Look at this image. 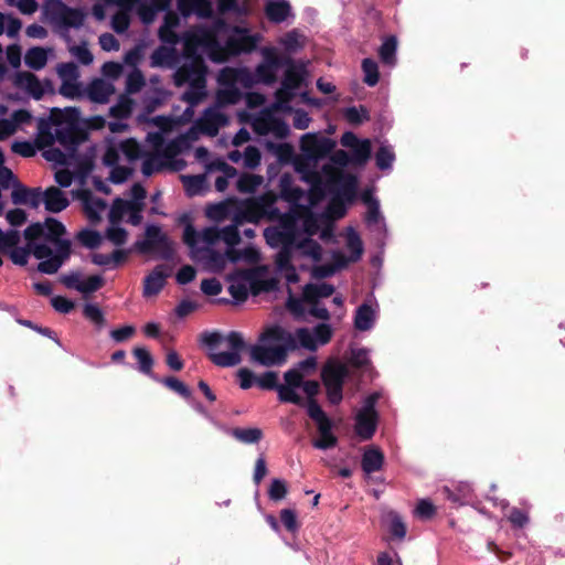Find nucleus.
Masks as SVG:
<instances>
[{"label":"nucleus","mask_w":565,"mask_h":565,"mask_svg":"<svg viewBox=\"0 0 565 565\" xmlns=\"http://www.w3.org/2000/svg\"><path fill=\"white\" fill-rule=\"evenodd\" d=\"M185 58L175 74L178 85H188L182 100L188 104L183 113L185 119L194 115V107L207 95V67L203 55L214 63H223L230 56L247 54L256 50L262 41L259 33L249 28L231 25L223 18H216L206 29L189 32L184 35Z\"/></svg>","instance_id":"obj_1"},{"label":"nucleus","mask_w":565,"mask_h":565,"mask_svg":"<svg viewBox=\"0 0 565 565\" xmlns=\"http://www.w3.org/2000/svg\"><path fill=\"white\" fill-rule=\"evenodd\" d=\"M65 226L54 217L30 224L23 232L24 246H15L7 254L14 265L25 266L30 255L40 260L38 270L56 274L72 253V243L65 237Z\"/></svg>","instance_id":"obj_2"},{"label":"nucleus","mask_w":565,"mask_h":565,"mask_svg":"<svg viewBox=\"0 0 565 565\" xmlns=\"http://www.w3.org/2000/svg\"><path fill=\"white\" fill-rule=\"evenodd\" d=\"M81 113L75 107L53 109L49 118L38 119L35 142L40 149L50 148L57 143L63 150L51 148L44 151L50 161L64 163L67 157L74 156L83 132L79 129Z\"/></svg>","instance_id":"obj_3"},{"label":"nucleus","mask_w":565,"mask_h":565,"mask_svg":"<svg viewBox=\"0 0 565 565\" xmlns=\"http://www.w3.org/2000/svg\"><path fill=\"white\" fill-rule=\"evenodd\" d=\"M278 215L279 209L266 195L246 199L233 206L232 224L224 227L209 226L198 231V239L210 245H217L220 242L239 244V226L245 223L258 224L264 217L273 221Z\"/></svg>","instance_id":"obj_4"},{"label":"nucleus","mask_w":565,"mask_h":565,"mask_svg":"<svg viewBox=\"0 0 565 565\" xmlns=\"http://www.w3.org/2000/svg\"><path fill=\"white\" fill-rule=\"evenodd\" d=\"M183 241L190 248V257L203 264L210 271H221L226 266L227 260L237 263L241 260L248 263H256L259 259V253L255 246H247L243 249H237L238 244L231 245L225 243V249H216V245H210L201 239H198V231L188 224L183 231Z\"/></svg>","instance_id":"obj_5"},{"label":"nucleus","mask_w":565,"mask_h":565,"mask_svg":"<svg viewBox=\"0 0 565 565\" xmlns=\"http://www.w3.org/2000/svg\"><path fill=\"white\" fill-rule=\"evenodd\" d=\"M202 344L207 349L211 361L221 367H233L242 362L246 343L242 333L231 331H206L201 335Z\"/></svg>","instance_id":"obj_6"},{"label":"nucleus","mask_w":565,"mask_h":565,"mask_svg":"<svg viewBox=\"0 0 565 565\" xmlns=\"http://www.w3.org/2000/svg\"><path fill=\"white\" fill-rule=\"evenodd\" d=\"M332 328L329 323L322 322L309 329L298 328L294 332L281 327L268 328L263 333V340H278L285 343L289 351L302 348L316 351L319 347L327 344L332 338Z\"/></svg>","instance_id":"obj_7"},{"label":"nucleus","mask_w":565,"mask_h":565,"mask_svg":"<svg viewBox=\"0 0 565 565\" xmlns=\"http://www.w3.org/2000/svg\"><path fill=\"white\" fill-rule=\"evenodd\" d=\"M334 146L332 139L318 134L308 132L302 136L300 140L301 154L295 160L294 164L295 170L301 174L305 182L311 185L320 182L321 175L316 170V164L320 159L327 157Z\"/></svg>","instance_id":"obj_8"},{"label":"nucleus","mask_w":565,"mask_h":565,"mask_svg":"<svg viewBox=\"0 0 565 565\" xmlns=\"http://www.w3.org/2000/svg\"><path fill=\"white\" fill-rule=\"evenodd\" d=\"M142 156V146L135 139H126L119 143H110L103 162L110 169L109 180L115 184L126 182L134 172V163Z\"/></svg>","instance_id":"obj_9"},{"label":"nucleus","mask_w":565,"mask_h":565,"mask_svg":"<svg viewBox=\"0 0 565 565\" xmlns=\"http://www.w3.org/2000/svg\"><path fill=\"white\" fill-rule=\"evenodd\" d=\"M275 220L278 221V224L265 228L264 237L269 246L280 248L275 263L284 267L292 258L291 248L299 236L298 221L294 214L280 212L273 221Z\"/></svg>","instance_id":"obj_10"},{"label":"nucleus","mask_w":565,"mask_h":565,"mask_svg":"<svg viewBox=\"0 0 565 565\" xmlns=\"http://www.w3.org/2000/svg\"><path fill=\"white\" fill-rule=\"evenodd\" d=\"M220 88L216 92L215 105L221 108L237 104L242 98V89L252 88L249 75L238 67L226 66L217 75Z\"/></svg>","instance_id":"obj_11"},{"label":"nucleus","mask_w":565,"mask_h":565,"mask_svg":"<svg viewBox=\"0 0 565 565\" xmlns=\"http://www.w3.org/2000/svg\"><path fill=\"white\" fill-rule=\"evenodd\" d=\"M45 15L54 31L67 43L71 42L70 32L83 26L85 15L81 10L68 8L60 0L47 1Z\"/></svg>","instance_id":"obj_12"},{"label":"nucleus","mask_w":565,"mask_h":565,"mask_svg":"<svg viewBox=\"0 0 565 565\" xmlns=\"http://www.w3.org/2000/svg\"><path fill=\"white\" fill-rule=\"evenodd\" d=\"M282 67L285 68L284 77L275 93L277 108L286 107L298 95V90L307 77L306 65L289 56H286Z\"/></svg>","instance_id":"obj_13"},{"label":"nucleus","mask_w":565,"mask_h":565,"mask_svg":"<svg viewBox=\"0 0 565 565\" xmlns=\"http://www.w3.org/2000/svg\"><path fill=\"white\" fill-rule=\"evenodd\" d=\"M259 53L262 55V62L257 64L254 72H250L245 66L238 68L249 75L252 87L257 84L271 86L277 81L278 71L282 68L286 56H279L275 46H263Z\"/></svg>","instance_id":"obj_14"},{"label":"nucleus","mask_w":565,"mask_h":565,"mask_svg":"<svg viewBox=\"0 0 565 565\" xmlns=\"http://www.w3.org/2000/svg\"><path fill=\"white\" fill-rule=\"evenodd\" d=\"M380 399V392L374 391L364 398L361 408L354 417V431L361 440H370L377 428L379 413L376 404Z\"/></svg>","instance_id":"obj_15"},{"label":"nucleus","mask_w":565,"mask_h":565,"mask_svg":"<svg viewBox=\"0 0 565 565\" xmlns=\"http://www.w3.org/2000/svg\"><path fill=\"white\" fill-rule=\"evenodd\" d=\"M174 142H170L166 146L162 152L145 153L142 150L141 172L146 177H150L156 172L162 171L170 168L173 171H181L185 167L184 160L178 158L172 153Z\"/></svg>","instance_id":"obj_16"},{"label":"nucleus","mask_w":565,"mask_h":565,"mask_svg":"<svg viewBox=\"0 0 565 565\" xmlns=\"http://www.w3.org/2000/svg\"><path fill=\"white\" fill-rule=\"evenodd\" d=\"M288 348L278 340H263L249 348L250 359L265 366L281 365L287 359Z\"/></svg>","instance_id":"obj_17"},{"label":"nucleus","mask_w":565,"mask_h":565,"mask_svg":"<svg viewBox=\"0 0 565 565\" xmlns=\"http://www.w3.org/2000/svg\"><path fill=\"white\" fill-rule=\"evenodd\" d=\"M141 253H157L161 258L169 259L173 255L172 243L158 225L146 228V238L137 243Z\"/></svg>","instance_id":"obj_18"},{"label":"nucleus","mask_w":565,"mask_h":565,"mask_svg":"<svg viewBox=\"0 0 565 565\" xmlns=\"http://www.w3.org/2000/svg\"><path fill=\"white\" fill-rule=\"evenodd\" d=\"M175 45H160L158 46L150 56V65L152 67H164V68H174L173 73V82L174 85L181 87L182 85H178L175 81V74L178 70L183 65L185 58V42L183 41V52L181 55L178 54ZM186 88L189 87L185 85Z\"/></svg>","instance_id":"obj_19"},{"label":"nucleus","mask_w":565,"mask_h":565,"mask_svg":"<svg viewBox=\"0 0 565 565\" xmlns=\"http://www.w3.org/2000/svg\"><path fill=\"white\" fill-rule=\"evenodd\" d=\"M227 122L228 118L222 108L213 104L194 121L193 129L199 130L203 135L214 137Z\"/></svg>","instance_id":"obj_20"},{"label":"nucleus","mask_w":565,"mask_h":565,"mask_svg":"<svg viewBox=\"0 0 565 565\" xmlns=\"http://www.w3.org/2000/svg\"><path fill=\"white\" fill-rule=\"evenodd\" d=\"M13 85L36 100L41 99L46 93L53 92L51 81H41L33 73L25 71L15 73Z\"/></svg>","instance_id":"obj_21"},{"label":"nucleus","mask_w":565,"mask_h":565,"mask_svg":"<svg viewBox=\"0 0 565 565\" xmlns=\"http://www.w3.org/2000/svg\"><path fill=\"white\" fill-rule=\"evenodd\" d=\"M35 195V199L32 201V207L38 209L43 204L45 211L50 213H60L70 204L66 194L56 186H50L44 191L38 188V194Z\"/></svg>","instance_id":"obj_22"},{"label":"nucleus","mask_w":565,"mask_h":565,"mask_svg":"<svg viewBox=\"0 0 565 565\" xmlns=\"http://www.w3.org/2000/svg\"><path fill=\"white\" fill-rule=\"evenodd\" d=\"M330 190L342 203H353L356 198L358 178L353 174L341 173L328 179Z\"/></svg>","instance_id":"obj_23"},{"label":"nucleus","mask_w":565,"mask_h":565,"mask_svg":"<svg viewBox=\"0 0 565 565\" xmlns=\"http://www.w3.org/2000/svg\"><path fill=\"white\" fill-rule=\"evenodd\" d=\"M239 388H250L256 385L257 388H286L279 383L278 374L274 371H266L256 376L250 370L243 367L237 371Z\"/></svg>","instance_id":"obj_24"},{"label":"nucleus","mask_w":565,"mask_h":565,"mask_svg":"<svg viewBox=\"0 0 565 565\" xmlns=\"http://www.w3.org/2000/svg\"><path fill=\"white\" fill-rule=\"evenodd\" d=\"M350 376V366L338 359H329L321 370L326 388H342Z\"/></svg>","instance_id":"obj_25"},{"label":"nucleus","mask_w":565,"mask_h":565,"mask_svg":"<svg viewBox=\"0 0 565 565\" xmlns=\"http://www.w3.org/2000/svg\"><path fill=\"white\" fill-rule=\"evenodd\" d=\"M380 312L375 299H366L356 309L353 316V327L360 332L371 331L377 321Z\"/></svg>","instance_id":"obj_26"},{"label":"nucleus","mask_w":565,"mask_h":565,"mask_svg":"<svg viewBox=\"0 0 565 565\" xmlns=\"http://www.w3.org/2000/svg\"><path fill=\"white\" fill-rule=\"evenodd\" d=\"M307 393L306 411L316 423L320 436H335L332 433L333 423L318 404L316 396L320 391H305Z\"/></svg>","instance_id":"obj_27"},{"label":"nucleus","mask_w":565,"mask_h":565,"mask_svg":"<svg viewBox=\"0 0 565 565\" xmlns=\"http://www.w3.org/2000/svg\"><path fill=\"white\" fill-rule=\"evenodd\" d=\"M307 393L306 411L316 423L320 436H335L332 433L333 423L318 404L316 396L320 391H305Z\"/></svg>","instance_id":"obj_28"},{"label":"nucleus","mask_w":565,"mask_h":565,"mask_svg":"<svg viewBox=\"0 0 565 565\" xmlns=\"http://www.w3.org/2000/svg\"><path fill=\"white\" fill-rule=\"evenodd\" d=\"M291 249L292 258L297 263H302L301 260L306 259L312 264H318L322 259V247L311 237L302 239L298 237Z\"/></svg>","instance_id":"obj_29"},{"label":"nucleus","mask_w":565,"mask_h":565,"mask_svg":"<svg viewBox=\"0 0 565 565\" xmlns=\"http://www.w3.org/2000/svg\"><path fill=\"white\" fill-rule=\"evenodd\" d=\"M440 494L450 502L465 505L472 499L473 489L470 483L465 481H451L439 489Z\"/></svg>","instance_id":"obj_30"},{"label":"nucleus","mask_w":565,"mask_h":565,"mask_svg":"<svg viewBox=\"0 0 565 565\" xmlns=\"http://www.w3.org/2000/svg\"><path fill=\"white\" fill-rule=\"evenodd\" d=\"M114 93L115 87L110 82L103 78H94L84 87L83 97L88 98L93 103L106 104Z\"/></svg>","instance_id":"obj_31"},{"label":"nucleus","mask_w":565,"mask_h":565,"mask_svg":"<svg viewBox=\"0 0 565 565\" xmlns=\"http://www.w3.org/2000/svg\"><path fill=\"white\" fill-rule=\"evenodd\" d=\"M179 25H180V18L174 12L168 11L164 14L163 22L158 31V36H159L160 41L162 43L169 44V45H175L180 41L183 42V38L186 34V32L183 33L182 36H179V34L177 33V29L179 28ZM190 31H188V33Z\"/></svg>","instance_id":"obj_32"},{"label":"nucleus","mask_w":565,"mask_h":565,"mask_svg":"<svg viewBox=\"0 0 565 565\" xmlns=\"http://www.w3.org/2000/svg\"><path fill=\"white\" fill-rule=\"evenodd\" d=\"M266 18L275 24L294 19L291 6L288 0H267L264 7Z\"/></svg>","instance_id":"obj_33"},{"label":"nucleus","mask_w":565,"mask_h":565,"mask_svg":"<svg viewBox=\"0 0 565 565\" xmlns=\"http://www.w3.org/2000/svg\"><path fill=\"white\" fill-rule=\"evenodd\" d=\"M195 412L205 418L212 419L207 409L203 406L202 399L209 403L216 401L214 391H175Z\"/></svg>","instance_id":"obj_34"},{"label":"nucleus","mask_w":565,"mask_h":565,"mask_svg":"<svg viewBox=\"0 0 565 565\" xmlns=\"http://www.w3.org/2000/svg\"><path fill=\"white\" fill-rule=\"evenodd\" d=\"M495 507H499L502 511H508L505 516L511 524L513 530L524 529L530 523V514L527 510H521L519 508L509 509V501L505 499L491 498Z\"/></svg>","instance_id":"obj_35"},{"label":"nucleus","mask_w":565,"mask_h":565,"mask_svg":"<svg viewBox=\"0 0 565 565\" xmlns=\"http://www.w3.org/2000/svg\"><path fill=\"white\" fill-rule=\"evenodd\" d=\"M178 9L184 17L194 13L199 18L210 19L214 14V7L211 0H178Z\"/></svg>","instance_id":"obj_36"},{"label":"nucleus","mask_w":565,"mask_h":565,"mask_svg":"<svg viewBox=\"0 0 565 565\" xmlns=\"http://www.w3.org/2000/svg\"><path fill=\"white\" fill-rule=\"evenodd\" d=\"M384 454L376 446H370L364 449L361 459V467L365 475L370 476L373 472L380 471L384 466Z\"/></svg>","instance_id":"obj_37"},{"label":"nucleus","mask_w":565,"mask_h":565,"mask_svg":"<svg viewBox=\"0 0 565 565\" xmlns=\"http://www.w3.org/2000/svg\"><path fill=\"white\" fill-rule=\"evenodd\" d=\"M216 11L221 15L232 14L236 19L247 18L250 14L246 0H216Z\"/></svg>","instance_id":"obj_38"},{"label":"nucleus","mask_w":565,"mask_h":565,"mask_svg":"<svg viewBox=\"0 0 565 565\" xmlns=\"http://www.w3.org/2000/svg\"><path fill=\"white\" fill-rule=\"evenodd\" d=\"M168 273L163 266H157L146 278L143 282V296L151 297L158 295L164 287Z\"/></svg>","instance_id":"obj_39"},{"label":"nucleus","mask_w":565,"mask_h":565,"mask_svg":"<svg viewBox=\"0 0 565 565\" xmlns=\"http://www.w3.org/2000/svg\"><path fill=\"white\" fill-rule=\"evenodd\" d=\"M127 256V250L115 249L111 254L94 253L90 255V260L105 269H115L126 260Z\"/></svg>","instance_id":"obj_40"},{"label":"nucleus","mask_w":565,"mask_h":565,"mask_svg":"<svg viewBox=\"0 0 565 565\" xmlns=\"http://www.w3.org/2000/svg\"><path fill=\"white\" fill-rule=\"evenodd\" d=\"M332 264H323L317 265L312 267V276L315 278H327L334 275L338 270L348 266V260H345V256L340 252L332 253Z\"/></svg>","instance_id":"obj_41"},{"label":"nucleus","mask_w":565,"mask_h":565,"mask_svg":"<svg viewBox=\"0 0 565 565\" xmlns=\"http://www.w3.org/2000/svg\"><path fill=\"white\" fill-rule=\"evenodd\" d=\"M214 169L221 172V174L217 175L215 179V189L218 192H223L227 189L228 181L236 177V169L222 160L212 162L209 166V171H212Z\"/></svg>","instance_id":"obj_42"},{"label":"nucleus","mask_w":565,"mask_h":565,"mask_svg":"<svg viewBox=\"0 0 565 565\" xmlns=\"http://www.w3.org/2000/svg\"><path fill=\"white\" fill-rule=\"evenodd\" d=\"M83 205L85 214L92 223L98 222L107 209V204L103 199L92 194H86L84 196Z\"/></svg>","instance_id":"obj_43"},{"label":"nucleus","mask_w":565,"mask_h":565,"mask_svg":"<svg viewBox=\"0 0 565 565\" xmlns=\"http://www.w3.org/2000/svg\"><path fill=\"white\" fill-rule=\"evenodd\" d=\"M334 292V287L328 282H310L303 287V299L316 302L320 298H328Z\"/></svg>","instance_id":"obj_44"},{"label":"nucleus","mask_w":565,"mask_h":565,"mask_svg":"<svg viewBox=\"0 0 565 565\" xmlns=\"http://www.w3.org/2000/svg\"><path fill=\"white\" fill-rule=\"evenodd\" d=\"M397 39L395 35H390L384 39L379 49V56L381 62L388 66L394 67L397 64Z\"/></svg>","instance_id":"obj_45"},{"label":"nucleus","mask_w":565,"mask_h":565,"mask_svg":"<svg viewBox=\"0 0 565 565\" xmlns=\"http://www.w3.org/2000/svg\"><path fill=\"white\" fill-rule=\"evenodd\" d=\"M305 35L297 29L286 32L278 39V44L288 53H296L303 49Z\"/></svg>","instance_id":"obj_46"},{"label":"nucleus","mask_w":565,"mask_h":565,"mask_svg":"<svg viewBox=\"0 0 565 565\" xmlns=\"http://www.w3.org/2000/svg\"><path fill=\"white\" fill-rule=\"evenodd\" d=\"M383 522L393 539L402 541L406 536V525L403 518L396 511H390L385 514Z\"/></svg>","instance_id":"obj_47"},{"label":"nucleus","mask_w":565,"mask_h":565,"mask_svg":"<svg viewBox=\"0 0 565 565\" xmlns=\"http://www.w3.org/2000/svg\"><path fill=\"white\" fill-rule=\"evenodd\" d=\"M395 159L396 157L393 146L387 141H382L375 152L376 167L381 171H391Z\"/></svg>","instance_id":"obj_48"},{"label":"nucleus","mask_w":565,"mask_h":565,"mask_svg":"<svg viewBox=\"0 0 565 565\" xmlns=\"http://www.w3.org/2000/svg\"><path fill=\"white\" fill-rule=\"evenodd\" d=\"M345 247L350 253V255L345 257L348 264L355 263L361 258L363 254V243L359 233L353 227L348 228Z\"/></svg>","instance_id":"obj_49"},{"label":"nucleus","mask_w":565,"mask_h":565,"mask_svg":"<svg viewBox=\"0 0 565 565\" xmlns=\"http://www.w3.org/2000/svg\"><path fill=\"white\" fill-rule=\"evenodd\" d=\"M250 285L248 276L239 275L231 279L228 292L235 301L242 302L247 299Z\"/></svg>","instance_id":"obj_50"},{"label":"nucleus","mask_w":565,"mask_h":565,"mask_svg":"<svg viewBox=\"0 0 565 565\" xmlns=\"http://www.w3.org/2000/svg\"><path fill=\"white\" fill-rule=\"evenodd\" d=\"M47 57L49 51L46 49L35 46L26 51L24 55V63L30 68L39 71L46 65Z\"/></svg>","instance_id":"obj_51"},{"label":"nucleus","mask_w":565,"mask_h":565,"mask_svg":"<svg viewBox=\"0 0 565 565\" xmlns=\"http://www.w3.org/2000/svg\"><path fill=\"white\" fill-rule=\"evenodd\" d=\"M305 377L294 366L285 373L286 384H282L287 388H320L317 381H303Z\"/></svg>","instance_id":"obj_52"},{"label":"nucleus","mask_w":565,"mask_h":565,"mask_svg":"<svg viewBox=\"0 0 565 565\" xmlns=\"http://www.w3.org/2000/svg\"><path fill=\"white\" fill-rule=\"evenodd\" d=\"M83 316L95 327L97 331L103 330L107 324L104 311L96 303H85L83 307Z\"/></svg>","instance_id":"obj_53"},{"label":"nucleus","mask_w":565,"mask_h":565,"mask_svg":"<svg viewBox=\"0 0 565 565\" xmlns=\"http://www.w3.org/2000/svg\"><path fill=\"white\" fill-rule=\"evenodd\" d=\"M231 435L242 444L253 445L257 444L263 438V430L257 427H247V428H234Z\"/></svg>","instance_id":"obj_54"},{"label":"nucleus","mask_w":565,"mask_h":565,"mask_svg":"<svg viewBox=\"0 0 565 565\" xmlns=\"http://www.w3.org/2000/svg\"><path fill=\"white\" fill-rule=\"evenodd\" d=\"M371 351L366 348H351L350 351V363L356 369L372 372L370 362Z\"/></svg>","instance_id":"obj_55"},{"label":"nucleus","mask_w":565,"mask_h":565,"mask_svg":"<svg viewBox=\"0 0 565 565\" xmlns=\"http://www.w3.org/2000/svg\"><path fill=\"white\" fill-rule=\"evenodd\" d=\"M11 200L14 204H29L32 207V201L38 194V188L28 189L18 182L12 186Z\"/></svg>","instance_id":"obj_56"},{"label":"nucleus","mask_w":565,"mask_h":565,"mask_svg":"<svg viewBox=\"0 0 565 565\" xmlns=\"http://www.w3.org/2000/svg\"><path fill=\"white\" fill-rule=\"evenodd\" d=\"M181 179L190 196L201 194L206 188V178L204 174L182 175Z\"/></svg>","instance_id":"obj_57"},{"label":"nucleus","mask_w":565,"mask_h":565,"mask_svg":"<svg viewBox=\"0 0 565 565\" xmlns=\"http://www.w3.org/2000/svg\"><path fill=\"white\" fill-rule=\"evenodd\" d=\"M351 150V162L359 166L365 164L369 161L372 153V146L370 139H361V141Z\"/></svg>","instance_id":"obj_58"},{"label":"nucleus","mask_w":565,"mask_h":565,"mask_svg":"<svg viewBox=\"0 0 565 565\" xmlns=\"http://www.w3.org/2000/svg\"><path fill=\"white\" fill-rule=\"evenodd\" d=\"M363 82L374 87L380 81L379 65L373 58L366 57L362 61Z\"/></svg>","instance_id":"obj_59"},{"label":"nucleus","mask_w":565,"mask_h":565,"mask_svg":"<svg viewBox=\"0 0 565 565\" xmlns=\"http://www.w3.org/2000/svg\"><path fill=\"white\" fill-rule=\"evenodd\" d=\"M263 183V178L257 174L245 173L237 178L236 189L242 193H254Z\"/></svg>","instance_id":"obj_60"},{"label":"nucleus","mask_w":565,"mask_h":565,"mask_svg":"<svg viewBox=\"0 0 565 565\" xmlns=\"http://www.w3.org/2000/svg\"><path fill=\"white\" fill-rule=\"evenodd\" d=\"M344 119L351 125H361L370 120V114L365 106H350L343 109Z\"/></svg>","instance_id":"obj_61"},{"label":"nucleus","mask_w":565,"mask_h":565,"mask_svg":"<svg viewBox=\"0 0 565 565\" xmlns=\"http://www.w3.org/2000/svg\"><path fill=\"white\" fill-rule=\"evenodd\" d=\"M21 26L19 19L0 12V35L6 33L9 38L14 39L18 36Z\"/></svg>","instance_id":"obj_62"},{"label":"nucleus","mask_w":565,"mask_h":565,"mask_svg":"<svg viewBox=\"0 0 565 565\" xmlns=\"http://www.w3.org/2000/svg\"><path fill=\"white\" fill-rule=\"evenodd\" d=\"M132 354L137 360L138 370L143 374H149L153 365V359L149 351L142 347H136L132 350Z\"/></svg>","instance_id":"obj_63"},{"label":"nucleus","mask_w":565,"mask_h":565,"mask_svg":"<svg viewBox=\"0 0 565 565\" xmlns=\"http://www.w3.org/2000/svg\"><path fill=\"white\" fill-rule=\"evenodd\" d=\"M61 82H76L79 79V70L74 62L60 63L56 66Z\"/></svg>","instance_id":"obj_64"}]
</instances>
